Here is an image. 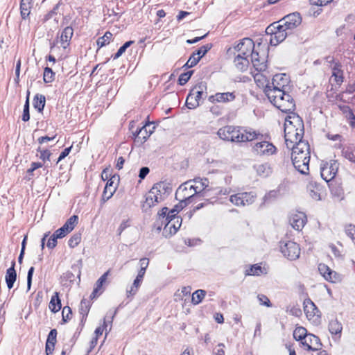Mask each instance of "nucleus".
Here are the masks:
<instances>
[{
    "label": "nucleus",
    "mask_w": 355,
    "mask_h": 355,
    "mask_svg": "<svg viewBox=\"0 0 355 355\" xmlns=\"http://www.w3.org/2000/svg\"><path fill=\"white\" fill-rule=\"evenodd\" d=\"M153 133V130L150 129V124L146 123L141 128L137 129L135 132H133L135 141L136 142L143 144Z\"/></svg>",
    "instance_id": "20"
},
{
    "label": "nucleus",
    "mask_w": 355,
    "mask_h": 355,
    "mask_svg": "<svg viewBox=\"0 0 355 355\" xmlns=\"http://www.w3.org/2000/svg\"><path fill=\"white\" fill-rule=\"evenodd\" d=\"M119 180V177L116 175H113L107 180L102 194L101 204H104L113 196L116 191Z\"/></svg>",
    "instance_id": "14"
},
{
    "label": "nucleus",
    "mask_w": 355,
    "mask_h": 355,
    "mask_svg": "<svg viewBox=\"0 0 355 355\" xmlns=\"http://www.w3.org/2000/svg\"><path fill=\"white\" fill-rule=\"evenodd\" d=\"M225 345L223 343H219L216 346V348L214 351V355H225Z\"/></svg>",
    "instance_id": "61"
},
{
    "label": "nucleus",
    "mask_w": 355,
    "mask_h": 355,
    "mask_svg": "<svg viewBox=\"0 0 355 355\" xmlns=\"http://www.w3.org/2000/svg\"><path fill=\"white\" fill-rule=\"evenodd\" d=\"M168 209L167 207H163L157 214V218L155 222V226L157 227L158 230H161L162 225H164L165 221V218H166Z\"/></svg>",
    "instance_id": "33"
},
{
    "label": "nucleus",
    "mask_w": 355,
    "mask_h": 355,
    "mask_svg": "<svg viewBox=\"0 0 355 355\" xmlns=\"http://www.w3.org/2000/svg\"><path fill=\"white\" fill-rule=\"evenodd\" d=\"M81 241V234L80 233L74 234L69 240L68 244L70 248L76 247Z\"/></svg>",
    "instance_id": "44"
},
{
    "label": "nucleus",
    "mask_w": 355,
    "mask_h": 355,
    "mask_svg": "<svg viewBox=\"0 0 355 355\" xmlns=\"http://www.w3.org/2000/svg\"><path fill=\"white\" fill-rule=\"evenodd\" d=\"M301 343L308 351L319 350L322 346L319 338L312 334H308Z\"/></svg>",
    "instance_id": "17"
},
{
    "label": "nucleus",
    "mask_w": 355,
    "mask_h": 355,
    "mask_svg": "<svg viewBox=\"0 0 355 355\" xmlns=\"http://www.w3.org/2000/svg\"><path fill=\"white\" fill-rule=\"evenodd\" d=\"M304 123L297 114H291L285 119L284 138L288 149L292 150L291 160L296 170L309 174L311 148L307 141L302 140Z\"/></svg>",
    "instance_id": "1"
},
{
    "label": "nucleus",
    "mask_w": 355,
    "mask_h": 355,
    "mask_svg": "<svg viewBox=\"0 0 355 355\" xmlns=\"http://www.w3.org/2000/svg\"><path fill=\"white\" fill-rule=\"evenodd\" d=\"M332 62V64L331 65V69L332 70L331 78H334V80L337 85H340L344 79L342 64L339 62H334L333 58L329 61V62Z\"/></svg>",
    "instance_id": "21"
},
{
    "label": "nucleus",
    "mask_w": 355,
    "mask_h": 355,
    "mask_svg": "<svg viewBox=\"0 0 355 355\" xmlns=\"http://www.w3.org/2000/svg\"><path fill=\"white\" fill-rule=\"evenodd\" d=\"M110 273V270H108L103 275H102L96 281L94 291L90 295V297L92 299L96 298V297L103 293V292L104 291V288H103V286L104 284H105L107 277L109 276Z\"/></svg>",
    "instance_id": "23"
},
{
    "label": "nucleus",
    "mask_w": 355,
    "mask_h": 355,
    "mask_svg": "<svg viewBox=\"0 0 355 355\" xmlns=\"http://www.w3.org/2000/svg\"><path fill=\"white\" fill-rule=\"evenodd\" d=\"M171 190L170 185L165 182L155 184L146 195L143 208L146 210L156 205L164 200L170 194Z\"/></svg>",
    "instance_id": "4"
},
{
    "label": "nucleus",
    "mask_w": 355,
    "mask_h": 355,
    "mask_svg": "<svg viewBox=\"0 0 355 355\" xmlns=\"http://www.w3.org/2000/svg\"><path fill=\"white\" fill-rule=\"evenodd\" d=\"M254 43L252 40L250 38H244L234 46V49L238 52V54H241L243 56L249 57L250 55L254 50Z\"/></svg>",
    "instance_id": "15"
},
{
    "label": "nucleus",
    "mask_w": 355,
    "mask_h": 355,
    "mask_svg": "<svg viewBox=\"0 0 355 355\" xmlns=\"http://www.w3.org/2000/svg\"><path fill=\"white\" fill-rule=\"evenodd\" d=\"M256 195L252 192L239 193L232 195L230 202L236 206H245L251 205L255 200Z\"/></svg>",
    "instance_id": "11"
},
{
    "label": "nucleus",
    "mask_w": 355,
    "mask_h": 355,
    "mask_svg": "<svg viewBox=\"0 0 355 355\" xmlns=\"http://www.w3.org/2000/svg\"><path fill=\"white\" fill-rule=\"evenodd\" d=\"M206 295V291L205 290L199 289L196 291L191 297V302L194 305L200 304Z\"/></svg>",
    "instance_id": "39"
},
{
    "label": "nucleus",
    "mask_w": 355,
    "mask_h": 355,
    "mask_svg": "<svg viewBox=\"0 0 355 355\" xmlns=\"http://www.w3.org/2000/svg\"><path fill=\"white\" fill-rule=\"evenodd\" d=\"M211 48V44H207L206 45L202 46L200 47L198 50L194 51L193 53L200 58H201L202 56H204L207 51Z\"/></svg>",
    "instance_id": "48"
},
{
    "label": "nucleus",
    "mask_w": 355,
    "mask_h": 355,
    "mask_svg": "<svg viewBox=\"0 0 355 355\" xmlns=\"http://www.w3.org/2000/svg\"><path fill=\"white\" fill-rule=\"evenodd\" d=\"M265 93L270 101L279 110L283 112H289V114H295L293 112L295 108V103L293 98L286 90L270 89L267 87Z\"/></svg>",
    "instance_id": "3"
},
{
    "label": "nucleus",
    "mask_w": 355,
    "mask_h": 355,
    "mask_svg": "<svg viewBox=\"0 0 355 355\" xmlns=\"http://www.w3.org/2000/svg\"><path fill=\"white\" fill-rule=\"evenodd\" d=\"M278 22L291 33L302 23V17L298 12H293L287 15Z\"/></svg>",
    "instance_id": "12"
},
{
    "label": "nucleus",
    "mask_w": 355,
    "mask_h": 355,
    "mask_svg": "<svg viewBox=\"0 0 355 355\" xmlns=\"http://www.w3.org/2000/svg\"><path fill=\"white\" fill-rule=\"evenodd\" d=\"M252 152L259 156H270L276 153L277 148L270 141L261 140L254 143Z\"/></svg>",
    "instance_id": "8"
},
{
    "label": "nucleus",
    "mask_w": 355,
    "mask_h": 355,
    "mask_svg": "<svg viewBox=\"0 0 355 355\" xmlns=\"http://www.w3.org/2000/svg\"><path fill=\"white\" fill-rule=\"evenodd\" d=\"M90 306L91 304L89 300L85 299L81 300L79 307V313L82 315V322L86 320V317L87 316L90 309Z\"/></svg>",
    "instance_id": "34"
},
{
    "label": "nucleus",
    "mask_w": 355,
    "mask_h": 355,
    "mask_svg": "<svg viewBox=\"0 0 355 355\" xmlns=\"http://www.w3.org/2000/svg\"><path fill=\"white\" fill-rule=\"evenodd\" d=\"M43 79L46 83H51L54 80L55 73L51 68L47 67L44 68Z\"/></svg>",
    "instance_id": "43"
},
{
    "label": "nucleus",
    "mask_w": 355,
    "mask_h": 355,
    "mask_svg": "<svg viewBox=\"0 0 355 355\" xmlns=\"http://www.w3.org/2000/svg\"><path fill=\"white\" fill-rule=\"evenodd\" d=\"M138 288L136 287H134L133 285H132L130 288V289H128L126 291V295L128 298H132L137 293Z\"/></svg>",
    "instance_id": "64"
},
{
    "label": "nucleus",
    "mask_w": 355,
    "mask_h": 355,
    "mask_svg": "<svg viewBox=\"0 0 355 355\" xmlns=\"http://www.w3.org/2000/svg\"><path fill=\"white\" fill-rule=\"evenodd\" d=\"M257 298L261 304L265 305L268 307H270L272 306L267 296L261 294L257 296Z\"/></svg>",
    "instance_id": "54"
},
{
    "label": "nucleus",
    "mask_w": 355,
    "mask_h": 355,
    "mask_svg": "<svg viewBox=\"0 0 355 355\" xmlns=\"http://www.w3.org/2000/svg\"><path fill=\"white\" fill-rule=\"evenodd\" d=\"M306 222V217L303 212L292 214L289 217V223L293 229L301 230Z\"/></svg>",
    "instance_id": "19"
},
{
    "label": "nucleus",
    "mask_w": 355,
    "mask_h": 355,
    "mask_svg": "<svg viewBox=\"0 0 355 355\" xmlns=\"http://www.w3.org/2000/svg\"><path fill=\"white\" fill-rule=\"evenodd\" d=\"M78 218L77 216L73 215L71 216L66 223L63 225V227L65 229V230L70 233L76 227V225L78 224Z\"/></svg>",
    "instance_id": "37"
},
{
    "label": "nucleus",
    "mask_w": 355,
    "mask_h": 355,
    "mask_svg": "<svg viewBox=\"0 0 355 355\" xmlns=\"http://www.w3.org/2000/svg\"><path fill=\"white\" fill-rule=\"evenodd\" d=\"M331 193L339 200L343 199L344 191L340 183L333 182L329 184Z\"/></svg>",
    "instance_id": "29"
},
{
    "label": "nucleus",
    "mask_w": 355,
    "mask_h": 355,
    "mask_svg": "<svg viewBox=\"0 0 355 355\" xmlns=\"http://www.w3.org/2000/svg\"><path fill=\"white\" fill-rule=\"evenodd\" d=\"M246 272L248 275H259L262 273V268L258 265H253L246 270Z\"/></svg>",
    "instance_id": "49"
},
{
    "label": "nucleus",
    "mask_w": 355,
    "mask_h": 355,
    "mask_svg": "<svg viewBox=\"0 0 355 355\" xmlns=\"http://www.w3.org/2000/svg\"><path fill=\"white\" fill-rule=\"evenodd\" d=\"M289 78L285 73L276 74L272 78V85L270 89H279L287 91L288 88Z\"/></svg>",
    "instance_id": "18"
},
{
    "label": "nucleus",
    "mask_w": 355,
    "mask_h": 355,
    "mask_svg": "<svg viewBox=\"0 0 355 355\" xmlns=\"http://www.w3.org/2000/svg\"><path fill=\"white\" fill-rule=\"evenodd\" d=\"M257 171L260 175L267 176L270 173V168L267 164H260L257 166Z\"/></svg>",
    "instance_id": "47"
},
{
    "label": "nucleus",
    "mask_w": 355,
    "mask_h": 355,
    "mask_svg": "<svg viewBox=\"0 0 355 355\" xmlns=\"http://www.w3.org/2000/svg\"><path fill=\"white\" fill-rule=\"evenodd\" d=\"M191 181L193 182V189L196 191L197 196L209 185V180L207 178H197Z\"/></svg>",
    "instance_id": "27"
},
{
    "label": "nucleus",
    "mask_w": 355,
    "mask_h": 355,
    "mask_svg": "<svg viewBox=\"0 0 355 355\" xmlns=\"http://www.w3.org/2000/svg\"><path fill=\"white\" fill-rule=\"evenodd\" d=\"M280 250L283 255L290 260H295L300 257L301 249L300 245L293 241L281 243Z\"/></svg>",
    "instance_id": "9"
},
{
    "label": "nucleus",
    "mask_w": 355,
    "mask_h": 355,
    "mask_svg": "<svg viewBox=\"0 0 355 355\" xmlns=\"http://www.w3.org/2000/svg\"><path fill=\"white\" fill-rule=\"evenodd\" d=\"M73 35V29L71 26H67L61 32L59 42L64 49H66L69 45Z\"/></svg>",
    "instance_id": "25"
},
{
    "label": "nucleus",
    "mask_w": 355,
    "mask_h": 355,
    "mask_svg": "<svg viewBox=\"0 0 355 355\" xmlns=\"http://www.w3.org/2000/svg\"><path fill=\"white\" fill-rule=\"evenodd\" d=\"M307 331L305 328L302 327H296L293 331V338L296 340H300L301 342L305 338V336H307Z\"/></svg>",
    "instance_id": "42"
},
{
    "label": "nucleus",
    "mask_w": 355,
    "mask_h": 355,
    "mask_svg": "<svg viewBox=\"0 0 355 355\" xmlns=\"http://www.w3.org/2000/svg\"><path fill=\"white\" fill-rule=\"evenodd\" d=\"M34 267H31L28 271V275H27V288H28V291L31 289V284H32V278H33V272H34Z\"/></svg>",
    "instance_id": "59"
},
{
    "label": "nucleus",
    "mask_w": 355,
    "mask_h": 355,
    "mask_svg": "<svg viewBox=\"0 0 355 355\" xmlns=\"http://www.w3.org/2000/svg\"><path fill=\"white\" fill-rule=\"evenodd\" d=\"M277 191H270V192H268L267 194L265 195L264 198H263V200L264 202H268V201H270L275 198H277Z\"/></svg>",
    "instance_id": "60"
},
{
    "label": "nucleus",
    "mask_w": 355,
    "mask_h": 355,
    "mask_svg": "<svg viewBox=\"0 0 355 355\" xmlns=\"http://www.w3.org/2000/svg\"><path fill=\"white\" fill-rule=\"evenodd\" d=\"M15 262H12V266L9 268L6 274V282L7 286L9 289H11L13 287L14 283L16 281L17 273L15 270Z\"/></svg>",
    "instance_id": "28"
},
{
    "label": "nucleus",
    "mask_w": 355,
    "mask_h": 355,
    "mask_svg": "<svg viewBox=\"0 0 355 355\" xmlns=\"http://www.w3.org/2000/svg\"><path fill=\"white\" fill-rule=\"evenodd\" d=\"M345 233L353 241H355V225L349 224L345 226Z\"/></svg>",
    "instance_id": "53"
},
{
    "label": "nucleus",
    "mask_w": 355,
    "mask_h": 355,
    "mask_svg": "<svg viewBox=\"0 0 355 355\" xmlns=\"http://www.w3.org/2000/svg\"><path fill=\"white\" fill-rule=\"evenodd\" d=\"M112 37L113 35L110 31L105 32L103 36L97 40V45L99 48L106 46L112 41Z\"/></svg>",
    "instance_id": "40"
},
{
    "label": "nucleus",
    "mask_w": 355,
    "mask_h": 355,
    "mask_svg": "<svg viewBox=\"0 0 355 355\" xmlns=\"http://www.w3.org/2000/svg\"><path fill=\"white\" fill-rule=\"evenodd\" d=\"M252 64L256 71H265L267 68L266 62L264 58L259 60H252Z\"/></svg>",
    "instance_id": "41"
},
{
    "label": "nucleus",
    "mask_w": 355,
    "mask_h": 355,
    "mask_svg": "<svg viewBox=\"0 0 355 355\" xmlns=\"http://www.w3.org/2000/svg\"><path fill=\"white\" fill-rule=\"evenodd\" d=\"M236 98L234 92L216 93L209 96V101L211 103H229L233 101Z\"/></svg>",
    "instance_id": "22"
},
{
    "label": "nucleus",
    "mask_w": 355,
    "mask_h": 355,
    "mask_svg": "<svg viewBox=\"0 0 355 355\" xmlns=\"http://www.w3.org/2000/svg\"><path fill=\"white\" fill-rule=\"evenodd\" d=\"M56 337H57L56 329L51 330V331L49 332V334L48 335L46 343L55 344Z\"/></svg>",
    "instance_id": "55"
},
{
    "label": "nucleus",
    "mask_w": 355,
    "mask_h": 355,
    "mask_svg": "<svg viewBox=\"0 0 355 355\" xmlns=\"http://www.w3.org/2000/svg\"><path fill=\"white\" fill-rule=\"evenodd\" d=\"M207 86L205 82L201 81L195 85L189 92L186 99V105L189 109H195L200 104V101L207 96Z\"/></svg>",
    "instance_id": "5"
},
{
    "label": "nucleus",
    "mask_w": 355,
    "mask_h": 355,
    "mask_svg": "<svg viewBox=\"0 0 355 355\" xmlns=\"http://www.w3.org/2000/svg\"><path fill=\"white\" fill-rule=\"evenodd\" d=\"M248 57L243 56L241 54H237L234 58V64L235 67L240 71H245L249 67Z\"/></svg>",
    "instance_id": "26"
},
{
    "label": "nucleus",
    "mask_w": 355,
    "mask_h": 355,
    "mask_svg": "<svg viewBox=\"0 0 355 355\" xmlns=\"http://www.w3.org/2000/svg\"><path fill=\"white\" fill-rule=\"evenodd\" d=\"M37 150L40 153V158L42 160H49L50 156L51 155V152L48 150H42L40 148L37 149Z\"/></svg>",
    "instance_id": "57"
},
{
    "label": "nucleus",
    "mask_w": 355,
    "mask_h": 355,
    "mask_svg": "<svg viewBox=\"0 0 355 355\" xmlns=\"http://www.w3.org/2000/svg\"><path fill=\"white\" fill-rule=\"evenodd\" d=\"M339 108L345 114L346 119L349 121V125L352 127L355 126V115L353 113L352 109L347 105H339Z\"/></svg>",
    "instance_id": "31"
},
{
    "label": "nucleus",
    "mask_w": 355,
    "mask_h": 355,
    "mask_svg": "<svg viewBox=\"0 0 355 355\" xmlns=\"http://www.w3.org/2000/svg\"><path fill=\"white\" fill-rule=\"evenodd\" d=\"M30 119V114H29V99L28 96H27L26 101L25 102V105L24 106V111L22 114V120L24 121H28Z\"/></svg>",
    "instance_id": "52"
},
{
    "label": "nucleus",
    "mask_w": 355,
    "mask_h": 355,
    "mask_svg": "<svg viewBox=\"0 0 355 355\" xmlns=\"http://www.w3.org/2000/svg\"><path fill=\"white\" fill-rule=\"evenodd\" d=\"M318 270L327 281L336 282L338 279V274L324 263L319 264Z\"/></svg>",
    "instance_id": "24"
},
{
    "label": "nucleus",
    "mask_w": 355,
    "mask_h": 355,
    "mask_svg": "<svg viewBox=\"0 0 355 355\" xmlns=\"http://www.w3.org/2000/svg\"><path fill=\"white\" fill-rule=\"evenodd\" d=\"M193 73V71L191 70V71H187L186 73H183L180 74V76L178 78V83L180 85H185L189 81V80L190 79V78L192 76Z\"/></svg>",
    "instance_id": "45"
},
{
    "label": "nucleus",
    "mask_w": 355,
    "mask_h": 355,
    "mask_svg": "<svg viewBox=\"0 0 355 355\" xmlns=\"http://www.w3.org/2000/svg\"><path fill=\"white\" fill-rule=\"evenodd\" d=\"M58 239L64 237L69 233L65 230L63 227H61L53 233Z\"/></svg>",
    "instance_id": "63"
},
{
    "label": "nucleus",
    "mask_w": 355,
    "mask_h": 355,
    "mask_svg": "<svg viewBox=\"0 0 355 355\" xmlns=\"http://www.w3.org/2000/svg\"><path fill=\"white\" fill-rule=\"evenodd\" d=\"M304 311L307 319L313 322H316L320 318V312L317 306L309 298H306L303 302Z\"/></svg>",
    "instance_id": "13"
},
{
    "label": "nucleus",
    "mask_w": 355,
    "mask_h": 355,
    "mask_svg": "<svg viewBox=\"0 0 355 355\" xmlns=\"http://www.w3.org/2000/svg\"><path fill=\"white\" fill-rule=\"evenodd\" d=\"M49 306L50 310L53 313H56L60 310L61 302L59 298V293H54V295L51 297Z\"/></svg>",
    "instance_id": "32"
},
{
    "label": "nucleus",
    "mask_w": 355,
    "mask_h": 355,
    "mask_svg": "<svg viewBox=\"0 0 355 355\" xmlns=\"http://www.w3.org/2000/svg\"><path fill=\"white\" fill-rule=\"evenodd\" d=\"M62 321L64 322H67L68 320L71 319V315H72V311L71 308L68 306H64L62 309Z\"/></svg>",
    "instance_id": "51"
},
{
    "label": "nucleus",
    "mask_w": 355,
    "mask_h": 355,
    "mask_svg": "<svg viewBox=\"0 0 355 355\" xmlns=\"http://www.w3.org/2000/svg\"><path fill=\"white\" fill-rule=\"evenodd\" d=\"M133 42H134L133 41L126 42L123 45H122L119 49L117 52L114 55H112L113 59L116 60V59L119 58L125 51L127 48H128Z\"/></svg>",
    "instance_id": "46"
},
{
    "label": "nucleus",
    "mask_w": 355,
    "mask_h": 355,
    "mask_svg": "<svg viewBox=\"0 0 355 355\" xmlns=\"http://www.w3.org/2000/svg\"><path fill=\"white\" fill-rule=\"evenodd\" d=\"M200 60V57L197 56L194 53H193L188 60L189 64L190 66L194 67L195 65L197 64V63L199 62Z\"/></svg>",
    "instance_id": "62"
},
{
    "label": "nucleus",
    "mask_w": 355,
    "mask_h": 355,
    "mask_svg": "<svg viewBox=\"0 0 355 355\" xmlns=\"http://www.w3.org/2000/svg\"><path fill=\"white\" fill-rule=\"evenodd\" d=\"M266 32L270 35V43L276 46L283 42L291 33L279 22H274L266 28Z\"/></svg>",
    "instance_id": "6"
},
{
    "label": "nucleus",
    "mask_w": 355,
    "mask_h": 355,
    "mask_svg": "<svg viewBox=\"0 0 355 355\" xmlns=\"http://www.w3.org/2000/svg\"><path fill=\"white\" fill-rule=\"evenodd\" d=\"M181 224L182 218L180 217L168 219L166 223H164V227L163 234L165 236L175 234L180 227Z\"/></svg>",
    "instance_id": "16"
},
{
    "label": "nucleus",
    "mask_w": 355,
    "mask_h": 355,
    "mask_svg": "<svg viewBox=\"0 0 355 355\" xmlns=\"http://www.w3.org/2000/svg\"><path fill=\"white\" fill-rule=\"evenodd\" d=\"M265 71L252 72L255 83L260 87H263L265 86L269 87L267 85L268 80L266 75L263 73ZM266 88L267 87H266Z\"/></svg>",
    "instance_id": "30"
},
{
    "label": "nucleus",
    "mask_w": 355,
    "mask_h": 355,
    "mask_svg": "<svg viewBox=\"0 0 355 355\" xmlns=\"http://www.w3.org/2000/svg\"><path fill=\"white\" fill-rule=\"evenodd\" d=\"M218 137L225 141L245 142L261 139L263 135L251 128L226 125L218 130Z\"/></svg>",
    "instance_id": "2"
},
{
    "label": "nucleus",
    "mask_w": 355,
    "mask_h": 355,
    "mask_svg": "<svg viewBox=\"0 0 355 355\" xmlns=\"http://www.w3.org/2000/svg\"><path fill=\"white\" fill-rule=\"evenodd\" d=\"M58 239V238L56 237V236L54 234H53V235L48 240V242L46 244L47 247L51 249L54 248L57 245V239Z\"/></svg>",
    "instance_id": "58"
},
{
    "label": "nucleus",
    "mask_w": 355,
    "mask_h": 355,
    "mask_svg": "<svg viewBox=\"0 0 355 355\" xmlns=\"http://www.w3.org/2000/svg\"><path fill=\"white\" fill-rule=\"evenodd\" d=\"M196 191L193 189V182L187 181L182 184L175 192V198L178 201L191 202L197 198Z\"/></svg>",
    "instance_id": "7"
},
{
    "label": "nucleus",
    "mask_w": 355,
    "mask_h": 355,
    "mask_svg": "<svg viewBox=\"0 0 355 355\" xmlns=\"http://www.w3.org/2000/svg\"><path fill=\"white\" fill-rule=\"evenodd\" d=\"M130 226V223L128 220H123L121 224L119 225L118 229H117V234L119 236H121L122 232Z\"/></svg>",
    "instance_id": "56"
},
{
    "label": "nucleus",
    "mask_w": 355,
    "mask_h": 355,
    "mask_svg": "<svg viewBox=\"0 0 355 355\" xmlns=\"http://www.w3.org/2000/svg\"><path fill=\"white\" fill-rule=\"evenodd\" d=\"M46 103L45 96L42 94H36L33 99V107L41 112L44 107Z\"/></svg>",
    "instance_id": "36"
},
{
    "label": "nucleus",
    "mask_w": 355,
    "mask_h": 355,
    "mask_svg": "<svg viewBox=\"0 0 355 355\" xmlns=\"http://www.w3.org/2000/svg\"><path fill=\"white\" fill-rule=\"evenodd\" d=\"M31 0H21L20 3V12L21 16L24 19H26L31 12Z\"/></svg>",
    "instance_id": "35"
},
{
    "label": "nucleus",
    "mask_w": 355,
    "mask_h": 355,
    "mask_svg": "<svg viewBox=\"0 0 355 355\" xmlns=\"http://www.w3.org/2000/svg\"><path fill=\"white\" fill-rule=\"evenodd\" d=\"M343 155L352 163H355V154L350 148L343 149Z\"/></svg>",
    "instance_id": "50"
},
{
    "label": "nucleus",
    "mask_w": 355,
    "mask_h": 355,
    "mask_svg": "<svg viewBox=\"0 0 355 355\" xmlns=\"http://www.w3.org/2000/svg\"><path fill=\"white\" fill-rule=\"evenodd\" d=\"M343 329V326L340 322L336 319L332 320L329 324V330L331 334H340Z\"/></svg>",
    "instance_id": "38"
},
{
    "label": "nucleus",
    "mask_w": 355,
    "mask_h": 355,
    "mask_svg": "<svg viewBox=\"0 0 355 355\" xmlns=\"http://www.w3.org/2000/svg\"><path fill=\"white\" fill-rule=\"evenodd\" d=\"M339 167V164L336 160H331L322 164L320 174L326 182L332 180L336 176Z\"/></svg>",
    "instance_id": "10"
}]
</instances>
